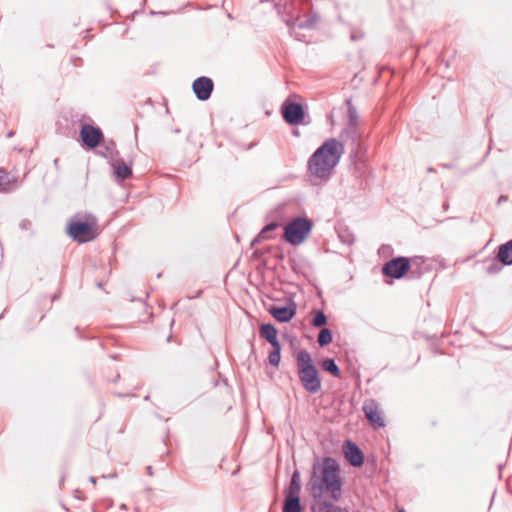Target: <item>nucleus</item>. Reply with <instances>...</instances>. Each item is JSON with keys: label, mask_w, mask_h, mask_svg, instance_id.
I'll return each instance as SVG.
<instances>
[{"label": "nucleus", "mask_w": 512, "mask_h": 512, "mask_svg": "<svg viewBox=\"0 0 512 512\" xmlns=\"http://www.w3.org/2000/svg\"><path fill=\"white\" fill-rule=\"evenodd\" d=\"M310 490L313 502H325L328 497L334 501L339 500L341 482L338 467L332 459L327 458L321 467H313Z\"/></svg>", "instance_id": "f257e3e1"}, {"label": "nucleus", "mask_w": 512, "mask_h": 512, "mask_svg": "<svg viewBox=\"0 0 512 512\" xmlns=\"http://www.w3.org/2000/svg\"><path fill=\"white\" fill-rule=\"evenodd\" d=\"M345 147L334 138L326 140L309 158L308 171L320 179H327L339 163Z\"/></svg>", "instance_id": "f03ea898"}, {"label": "nucleus", "mask_w": 512, "mask_h": 512, "mask_svg": "<svg viewBox=\"0 0 512 512\" xmlns=\"http://www.w3.org/2000/svg\"><path fill=\"white\" fill-rule=\"evenodd\" d=\"M296 363L303 388L312 394L318 393L321 389V379L311 355L306 350H300L296 354Z\"/></svg>", "instance_id": "7ed1b4c3"}, {"label": "nucleus", "mask_w": 512, "mask_h": 512, "mask_svg": "<svg viewBox=\"0 0 512 512\" xmlns=\"http://www.w3.org/2000/svg\"><path fill=\"white\" fill-rule=\"evenodd\" d=\"M312 222L305 217H298L287 223L284 227V240L298 246L306 241L312 231Z\"/></svg>", "instance_id": "20e7f679"}, {"label": "nucleus", "mask_w": 512, "mask_h": 512, "mask_svg": "<svg viewBox=\"0 0 512 512\" xmlns=\"http://www.w3.org/2000/svg\"><path fill=\"white\" fill-rule=\"evenodd\" d=\"M68 235L80 243L93 240L97 235V222L90 217L86 221H71L67 227Z\"/></svg>", "instance_id": "39448f33"}, {"label": "nucleus", "mask_w": 512, "mask_h": 512, "mask_svg": "<svg viewBox=\"0 0 512 512\" xmlns=\"http://www.w3.org/2000/svg\"><path fill=\"white\" fill-rule=\"evenodd\" d=\"M410 269L409 259L406 257H397L391 259L383 266V273L392 278L399 279Z\"/></svg>", "instance_id": "423d86ee"}, {"label": "nucleus", "mask_w": 512, "mask_h": 512, "mask_svg": "<svg viewBox=\"0 0 512 512\" xmlns=\"http://www.w3.org/2000/svg\"><path fill=\"white\" fill-rule=\"evenodd\" d=\"M282 115L284 120L291 125L300 124L304 120L303 107L298 103L285 102L282 105Z\"/></svg>", "instance_id": "0eeeda50"}, {"label": "nucleus", "mask_w": 512, "mask_h": 512, "mask_svg": "<svg viewBox=\"0 0 512 512\" xmlns=\"http://www.w3.org/2000/svg\"><path fill=\"white\" fill-rule=\"evenodd\" d=\"M80 136L83 143L90 148H95L96 146H98L103 137L102 132L99 128L90 125L82 126Z\"/></svg>", "instance_id": "6e6552de"}, {"label": "nucleus", "mask_w": 512, "mask_h": 512, "mask_svg": "<svg viewBox=\"0 0 512 512\" xmlns=\"http://www.w3.org/2000/svg\"><path fill=\"white\" fill-rule=\"evenodd\" d=\"M363 411L368 420L377 427H384L385 422L382 417V412L379 409V405L373 401L368 400L363 405Z\"/></svg>", "instance_id": "1a4fd4ad"}, {"label": "nucleus", "mask_w": 512, "mask_h": 512, "mask_svg": "<svg viewBox=\"0 0 512 512\" xmlns=\"http://www.w3.org/2000/svg\"><path fill=\"white\" fill-rule=\"evenodd\" d=\"M343 453L346 460L354 467H360L363 464V453L360 448L351 441H345L343 444Z\"/></svg>", "instance_id": "9d476101"}, {"label": "nucleus", "mask_w": 512, "mask_h": 512, "mask_svg": "<svg viewBox=\"0 0 512 512\" xmlns=\"http://www.w3.org/2000/svg\"><path fill=\"white\" fill-rule=\"evenodd\" d=\"M193 91L196 97L201 100H207L213 90V82L210 78L200 77L193 82Z\"/></svg>", "instance_id": "9b49d317"}, {"label": "nucleus", "mask_w": 512, "mask_h": 512, "mask_svg": "<svg viewBox=\"0 0 512 512\" xmlns=\"http://www.w3.org/2000/svg\"><path fill=\"white\" fill-rule=\"evenodd\" d=\"M270 314L279 322L285 323L290 321L295 315V309L292 307H271Z\"/></svg>", "instance_id": "f8f14e48"}, {"label": "nucleus", "mask_w": 512, "mask_h": 512, "mask_svg": "<svg viewBox=\"0 0 512 512\" xmlns=\"http://www.w3.org/2000/svg\"><path fill=\"white\" fill-rule=\"evenodd\" d=\"M114 175L117 180H124L132 175V169L124 160L117 159L112 163Z\"/></svg>", "instance_id": "ddd939ff"}, {"label": "nucleus", "mask_w": 512, "mask_h": 512, "mask_svg": "<svg viewBox=\"0 0 512 512\" xmlns=\"http://www.w3.org/2000/svg\"><path fill=\"white\" fill-rule=\"evenodd\" d=\"M512 240L507 241L505 244L499 247V251L496 258V263H501L502 265H511L512 264Z\"/></svg>", "instance_id": "4468645a"}, {"label": "nucleus", "mask_w": 512, "mask_h": 512, "mask_svg": "<svg viewBox=\"0 0 512 512\" xmlns=\"http://www.w3.org/2000/svg\"><path fill=\"white\" fill-rule=\"evenodd\" d=\"M260 335L266 339L272 346H277L279 343L277 339V330L271 324H263L260 327Z\"/></svg>", "instance_id": "2eb2a0df"}, {"label": "nucleus", "mask_w": 512, "mask_h": 512, "mask_svg": "<svg viewBox=\"0 0 512 512\" xmlns=\"http://www.w3.org/2000/svg\"><path fill=\"white\" fill-rule=\"evenodd\" d=\"M312 512H348L339 506L334 505L331 502H313L311 506Z\"/></svg>", "instance_id": "dca6fc26"}, {"label": "nucleus", "mask_w": 512, "mask_h": 512, "mask_svg": "<svg viewBox=\"0 0 512 512\" xmlns=\"http://www.w3.org/2000/svg\"><path fill=\"white\" fill-rule=\"evenodd\" d=\"M301 504L299 496L286 495L283 512H301Z\"/></svg>", "instance_id": "f3484780"}, {"label": "nucleus", "mask_w": 512, "mask_h": 512, "mask_svg": "<svg viewBox=\"0 0 512 512\" xmlns=\"http://www.w3.org/2000/svg\"><path fill=\"white\" fill-rule=\"evenodd\" d=\"M16 181L5 170L0 169V192H8L12 190L13 183Z\"/></svg>", "instance_id": "a211bd4d"}, {"label": "nucleus", "mask_w": 512, "mask_h": 512, "mask_svg": "<svg viewBox=\"0 0 512 512\" xmlns=\"http://www.w3.org/2000/svg\"><path fill=\"white\" fill-rule=\"evenodd\" d=\"M300 490H301L300 475H299L298 471H295L292 475L287 495L299 496Z\"/></svg>", "instance_id": "6ab92c4d"}, {"label": "nucleus", "mask_w": 512, "mask_h": 512, "mask_svg": "<svg viewBox=\"0 0 512 512\" xmlns=\"http://www.w3.org/2000/svg\"><path fill=\"white\" fill-rule=\"evenodd\" d=\"M332 333L328 328H323L318 334L317 342L320 346H326L332 342Z\"/></svg>", "instance_id": "aec40b11"}, {"label": "nucleus", "mask_w": 512, "mask_h": 512, "mask_svg": "<svg viewBox=\"0 0 512 512\" xmlns=\"http://www.w3.org/2000/svg\"><path fill=\"white\" fill-rule=\"evenodd\" d=\"M273 350L269 353V363L273 366H278L281 359V346L278 344L277 346H272Z\"/></svg>", "instance_id": "412c9836"}, {"label": "nucleus", "mask_w": 512, "mask_h": 512, "mask_svg": "<svg viewBox=\"0 0 512 512\" xmlns=\"http://www.w3.org/2000/svg\"><path fill=\"white\" fill-rule=\"evenodd\" d=\"M323 369L330 372L335 377L340 375V370L333 359L324 360Z\"/></svg>", "instance_id": "4be33fe9"}, {"label": "nucleus", "mask_w": 512, "mask_h": 512, "mask_svg": "<svg viewBox=\"0 0 512 512\" xmlns=\"http://www.w3.org/2000/svg\"><path fill=\"white\" fill-rule=\"evenodd\" d=\"M503 266L504 265H502L501 263H496V258H494L485 266V269L487 273L495 274L498 273Z\"/></svg>", "instance_id": "5701e85b"}, {"label": "nucleus", "mask_w": 512, "mask_h": 512, "mask_svg": "<svg viewBox=\"0 0 512 512\" xmlns=\"http://www.w3.org/2000/svg\"><path fill=\"white\" fill-rule=\"evenodd\" d=\"M318 21V17L313 15L308 17L305 21H301L297 24L299 28H312Z\"/></svg>", "instance_id": "b1692460"}, {"label": "nucleus", "mask_w": 512, "mask_h": 512, "mask_svg": "<svg viewBox=\"0 0 512 512\" xmlns=\"http://www.w3.org/2000/svg\"><path fill=\"white\" fill-rule=\"evenodd\" d=\"M327 322V318L325 314L322 311H318L313 318V325L315 327H321L325 325Z\"/></svg>", "instance_id": "393cba45"}, {"label": "nucleus", "mask_w": 512, "mask_h": 512, "mask_svg": "<svg viewBox=\"0 0 512 512\" xmlns=\"http://www.w3.org/2000/svg\"><path fill=\"white\" fill-rule=\"evenodd\" d=\"M348 117L350 126H355L357 123L358 115L356 109L352 105L349 106Z\"/></svg>", "instance_id": "a878e982"}, {"label": "nucleus", "mask_w": 512, "mask_h": 512, "mask_svg": "<svg viewBox=\"0 0 512 512\" xmlns=\"http://www.w3.org/2000/svg\"><path fill=\"white\" fill-rule=\"evenodd\" d=\"M277 228V224L276 223H271V224H268L267 226H265L261 233L259 234V238H265L266 237V234L270 231H273L274 229Z\"/></svg>", "instance_id": "bb28decb"}, {"label": "nucleus", "mask_w": 512, "mask_h": 512, "mask_svg": "<svg viewBox=\"0 0 512 512\" xmlns=\"http://www.w3.org/2000/svg\"><path fill=\"white\" fill-rule=\"evenodd\" d=\"M89 481L92 483V484H95L96 483V478L95 477H90L89 478Z\"/></svg>", "instance_id": "cd10ccee"}, {"label": "nucleus", "mask_w": 512, "mask_h": 512, "mask_svg": "<svg viewBox=\"0 0 512 512\" xmlns=\"http://www.w3.org/2000/svg\"><path fill=\"white\" fill-rule=\"evenodd\" d=\"M398 512H406L404 509H399Z\"/></svg>", "instance_id": "c85d7f7f"}]
</instances>
